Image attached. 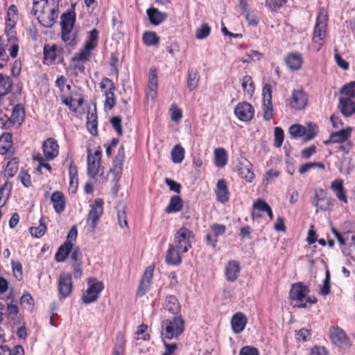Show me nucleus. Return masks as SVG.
<instances>
[{
	"mask_svg": "<svg viewBox=\"0 0 355 355\" xmlns=\"http://www.w3.org/2000/svg\"><path fill=\"white\" fill-rule=\"evenodd\" d=\"M143 42L147 46H154L159 43V37L155 32H145L143 35Z\"/></svg>",
	"mask_w": 355,
	"mask_h": 355,
	"instance_id": "49530a36",
	"label": "nucleus"
},
{
	"mask_svg": "<svg viewBox=\"0 0 355 355\" xmlns=\"http://www.w3.org/2000/svg\"><path fill=\"white\" fill-rule=\"evenodd\" d=\"M100 87L102 89H106L105 91V107L109 110H112L116 104L114 94L115 86L113 82L107 78H103L100 83Z\"/></svg>",
	"mask_w": 355,
	"mask_h": 355,
	"instance_id": "9d476101",
	"label": "nucleus"
},
{
	"mask_svg": "<svg viewBox=\"0 0 355 355\" xmlns=\"http://www.w3.org/2000/svg\"><path fill=\"white\" fill-rule=\"evenodd\" d=\"M182 252L177 250V248H175L172 244L169 245V248L166 252V261L168 264L178 266L182 262L181 254Z\"/></svg>",
	"mask_w": 355,
	"mask_h": 355,
	"instance_id": "c85d7f7f",
	"label": "nucleus"
},
{
	"mask_svg": "<svg viewBox=\"0 0 355 355\" xmlns=\"http://www.w3.org/2000/svg\"><path fill=\"white\" fill-rule=\"evenodd\" d=\"M164 342V351L162 355H172L178 349V345L175 343H168L166 340H162Z\"/></svg>",
	"mask_w": 355,
	"mask_h": 355,
	"instance_id": "69168bd1",
	"label": "nucleus"
},
{
	"mask_svg": "<svg viewBox=\"0 0 355 355\" xmlns=\"http://www.w3.org/2000/svg\"><path fill=\"white\" fill-rule=\"evenodd\" d=\"M326 197V193L324 190L320 189L319 191H315L314 197L311 201L312 205L316 207V212H318L319 210H325L326 207L320 205V202L324 200Z\"/></svg>",
	"mask_w": 355,
	"mask_h": 355,
	"instance_id": "a18cd8bd",
	"label": "nucleus"
},
{
	"mask_svg": "<svg viewBox=\"0 0 355 355\" xmlns=\"http://www.w3.org/2000/svg\"><path fill=\"white\" fill-rule=\"evenodd\" d=\"M194 238L193 232L186 227H181L174 236V241L172 244L177 250L182 252H187L191 248V241Z\"/></svg>",
	"mask_w": 355,
	"mask_h": 355,
	"instance_id": "20e7f679",
	"label": "nucleus"
},
{
	"mask_svg": "<svg viewBox=\"0 0 355 355\" xmlns=\"http://www.w3.org/2000/svg\"><path fill=\"white\" fill-rule=\"evenodd\" d=\"M117 217L119 224L121 227H128V221L126 218V212L123 206L117 208Z\"/></svg>",
	"mask_w": 355,
	"mask_h": 355,
	"instance_id": "4d7b16f0",
	"label": "nucleus"
},
{
	"mask_svg": "<svg viewBox=\"0 0 355 355\" xmlns=\"http://www.w3.org/2000/svg\"><path fill=\"white\" fill-rule=\"evenodd\" d=\"M163 308L165 311L172 315H176L181 311V305L175 295H168L166 297L163 304Z\"/></svg>",
	"mask_w": 355,
	"mask_h": 355,
	"instance_id": "5701e85b",
	"label": "nucleus"
},
{
	"mask_svg": "<svg viewBox=\"0 0 355 355\" xmlns=\"http://www.w3.org/2000/svg\"><path fill=\"white\" fill-rule=\"evenodd\" d=\"M51 202L56 213L61 214L64 211L66 201L64 196L61 191H55L53 193L51 197Z\"/></svg>",
	"mask_w": 355,
	"mask_h": 355,
	"instance_id": "a878e982",
	"label": "nucleus"
},
{
	"mask_svg": "<svg viewBox=\"0 0 355 355\" xmlns=\"http://www.w3.org/2000/svg\"><path fill=\"white\" fill-rule=\"evenodd\" d=\"M211 32V28L207 24H203L196 31V37L198 40L207 38Z\"/></svg>",
	"mask_w": 355,
	"mask_h": 355,
	"instance_id": "864d4df0",
	"label": "nucleus"
},
{
	"mask_svg": "<svg viewBox=\"0 0 355 355\" xmlns=\"http://www.w3.org/2000/svg\"><path fill=\"white\" fill-rule=\"evenodd\" d=\"M76 15L73 11L64 13L61 16L62 40L67 46L73 47L77 43V31L73 28Z\"/></svg>",
	"mask_w": 355,
	"mask_h": 355,
	"instance_id": "f03ea898",
	"label": "nucleus"
},
{
	"mask_svg": "<svg viewBox=\"0 0 355 355\" xmlns=\"http://www.w3.org/2000/svg\"><path fill=\"white\" fill-rule=\"evenodd\" d=\"M33 7L32 14L35 17L40 14L46 10V7H51L49 4V0H33Z\"/></svg>",
	"mask_w": 355,
	"mask_h": 355,
	"instance_id": "58836bf2",
	"label": "nucleus"
},
{
	"mask_svg": "<svg viewBox=\"0 0 355 355\" xmlns=\"http://www.w3.org/2000/svg\"><path fill=\"white\" fill-rule=\"evenodd\" d=\"M241 267L237 261H230L225 268V275L227 281L234 282H235L240 273Z\"/></svg>",
	"mask_w": 355,
	"mask_h": 355,
	"instance_id": "4be33fe9",
	"label": "nucleus"
},
{
	"mask_svg": "<svg viewBox=\"0 0 355 355\" xmlns=\"http://www.w3.org/2000/svg\"><path fill=\"white\" fill-rule=\"evenodd\" d=\"M214 163L218 167H223L227 164V153L224 148H219L214 150Z\"/></svg>",
	"mask_w": 355,
	"mask_h": 355,
	"instance_id": "4c0bfd02",
	"label": "nucleus"
},
{
	"mask_svg": "<svg viewBox=\"0 0 355 355\" xmlns=\"http://www.w3.org/2000/svg\"><path fill=\"white\" fill-rule=\"evenodd\" d=\"M262 57V54L257 51H250L245 54V58H241V61L243 63H249L250 62H255L259 60Z\"/></svg>",
	"mask_w": 355,
	"mask_h": 355,
	"instance_id": "603ef678",
	"label": "nucleus"
},
{
	"mask_svg": "<svg viewBox=\"0 0 355 355\" xmlns=\"http://www.w3.org/2000/svg\"><path fill=\"white\" fill-rule=\"evenodd\" d=\"M337 108L345 117L352 116L355 114V101L348 97L340 96Z\"/></svg>",
	"mask_w": 355,
	"mask_h": 355,
	"instance_id": "aec40b11",
	"label": "nucleus"
},
{
	"mask_svg": "<svg viewBox=\"0 0 355 355\" xmlns=\"http://www.w3.org/2000/svg\"><path fill=\"white\" fill-rule=\"evenodd\" d=\"M184 157V149L180 145H175L171 150V158L174 163H181Z\"/></svg>",
	"mask_w": 355,
	"mask_h": 355,
	"instance_id": "c03bdc74",
	"label": "nucleus"
},
{
	"mask_svg": "<svg viewBox=\"0 0 355 355\" xmlns=\"http://www.w3.org/2000/svg\"><path fill=\"white\" fill-rule=\"evenodd\" d=\"M91 51V49H88L85 46H84V49L80 50L78 53H76L73 58V60L74 61L80 62L86 61L90 56Z\"/></svg>",
	"mask_w": 355,
	"mask_h": 355,
	"instance_id": "052dcab7",
	"label": "nucleus"
},
{
	"mask_svg": "<svg viewBox=\"0 0 355 355\" xmlns=\"http://www.w3.org/2000/svg\"><path fill=\"white\" fill-rule=\"evenodd\" d=\"M103 200L102 198H97L94 200V203L90 205V210L87 214L86 222L92 232L96 227L103 214Z\"/></svg>",
	"mask_w": 355,
	"mask_h": 355,
	"instance_id": "0eeeda50",
	"label": "nucleus"
},
{
	"mask_svg": "<svg viewBox=\"0 0 355 355\" xmlns=\"http://www.w3.org/2000/svg\"><path fill=\"white\" fill-rule=\"evenodd\" d=\"M327 29V17L324 16H318L315 26L313 36V47L316 51H319L324 44L326 36Z\"/></svg>",
	"mask_w": 355,
	"mask_h": 355,
	"instance_id": "423d86ee",
	"label": "nucleus"
},
{
	"mask_svg": "<svg viewBox=\"0 0 355 355\" xmlns=\"http://www.w3.org/2000/svg\"><path fill=\"white\" fill-rule=\"evenodd\" d=\"M147 15L151 24L159 25L167 18V14L160 12L157 8H150L147 10Z\"/></svg>",
	"mask_w": 355,
	"mask_h": 355,
	"instance_id": "7c9ffc66",
	"label": "nucleus"
},
{
	"mask_svg": "<svg viewBox=\"0 0 355 355\" xmlns=\"http://www.w3.org/2000/svg\"><path fill=\"white\" fill-rule=\"evenodd\" d=\"M101 157V152L100 150H96L94 154H92L89 150H88L87 173L92 178L96 177L100 172Z\"/></svg>",
	"mask_w": 355,
	"mask_h": 355,
	"instance_id": "f8f14e48",
	"label": "nucleus"
},
{
	"mask_svg": "<svg viewBox=\"0 0 355 355\" xmlns=\"http://www.w3.org/2000/svg\"><path fill=\"white\" fill-rule=\"evenodd\" d=\"M308 101V95L303 89H294L292 92L290 107L295 110H304Z\"/></svg>",
	"mask_w": 355,
	"mask_h": 355,
	"instance_id": "ddd939ff",
	"label": "nucleus"
},
{
	"mask_svg": "<svg viewBox=\"0 0 355 355\" xmlns=\"http://www.w3.org/2000/svg\"><path fill=\"white\" fill-rule=\"evenodd\" d=\"M98 39V31L96 28H94L89 31L87 36V41L85 42V46L88 49L93 50L97 46V42Z\"/></svg>",
	"mask_w": 355,
	"mask_h": 355,
	"instance_id": "a19ab883",
	"label": "nucleus"
},
{
	"mask_svg": "<svg viewBox=\"0 0 355 355\" xmlns=\"http://www.w3.org/2000/svg\"><path fill=\"white\" fill-rule=\"evenodd\" d=\"M18 170V159L16 157L12 158L7 164L5 173L8 177H13Z\"/></svg>",
	"mask_w": 355,
	"mask_h": 355,
	"instance_id": "8fccbe9b",
	"label": "nucleus"
},
{
	"mask_svg": "<svg viewBox=\"0 0 355 355\" xmlns=\"http://www.w3.org/2000/svg\"><path fill=\"white\" fill-rule=\"evenodd\" d=\"M241 15L245 16V18L248 22L249 25L257 26L258 24V18L253 11L248 10L247 12H241Z\"/></svg>",
	"mask_w": 355,
	"mask_h": 355,
	"instance_id": "680f3d73",
	"label": "nucleus"
},
{
	"mask_svg": "<svg viewBox=\"0 0 355 355\" xmlns=\"http://www.w3.org/2000/svg\"><path fill=\"white\" fill-rule=\"evenodd\" d=\"M200 79V75L196 69H189L187 76V87L189 91H193L197 88Z\"/></svg>",
	"mask_w": 355,
	"mask_h": 355,
	"instance_id": "473e14b6",
	"label": "nucleus"
},
{
	"mask_svg": "<svg viewBox=\"0 0 355 355\" xmlns=\"http://www.w3.org/2000/svg\"><path fill=\"white\" fill-rule=\"evenodd\" d=\"M71 254L70 257L71 263H82V252L78 247L73 248L71 250Z\"/></svg>",
	"mask_w": 355,
	"mask_h": 355,
	"instance_id": "0e129e2a",
	"label": "nucleus"
},
{
	"mask_svg": "<svg viewBox=\"0 0 355 355\" xmlns=\"http://www.w3.org/2000/svg\"><path fill=\"white\" fill-rule=\"evenodd\" d=\"M216 194L217 200L221 203H225L229 200L230 193L227 182L225 180H219L217 182Z\"/></svg>",
	"mask_w": 355,
	"mask_h": 355,
	"instance_id": "bb28decb",
	"label": "nucleus"
},
{
	"mask_svg": "<svg viewBox=\"0 0 355 355\" xmlns=\"http://www.w3.org/2000/svg\"><path fill=\"white\" fill-rule=\"evenodd\" d=\"M342 251L344 254L349 256L352 259L355 261V235L352 236L348 246L344 248Z\"/></svg>",
	"mask_w": 355,
	"mask_h": 355,
	"instance_id": "5fc2aeb1",
	"label": "nucleus"
},
{
	"mask_svg": "<svg viewBox=\"0 0 355 355\" xmlns=\"http://www.w3.org/2000/svg\"><path fill=\"white\" fill-rule=\"evenodd\" d=\"M157 76L156 69L151 67L149 71L148 88L146 96L148 101H154L157 98Z\"/></svg>",
	"mask_w": 355,
	"mask_h": 355,
	"instance_id": "dca6fc26",
	"label": "nucleus"
},
{
	"mask_svg": "<svg viewBox=\"0 0 355 355\" xmlns=\"http://www.w3.org/2000/svg\"><path fill=\"white\" fill-rule=\"evenodd\" d=\"M73 284L71 275L62 272L58 279V291L60 295L66 298L69 297L72 291Z\"/></svg>",
	"mask_w": 355,
	"mask_h": 355,
	"instance_id": "4468645a",
	"label": "nucleus"
},
{
	"mask_svg": "<svg viewBox=\"0 0 355 355\" xmlns=\"http://www.w3.org/2000/svg\"><path fill=\"white\" fill-rule=\"evenodd\" d=\"M254 109L252 106L247 103H239L234 109L236 116L243 121H249L254 116Z\"/></svg>",
	"mask_w": 355,
	"mask_h": 355,
	"instance_id": "a211bd4d",
	"label": "nucleus"
},
{
	"mask_svg": "<svg viewBox=\"0 0 355 355\" xmlns=\"http://www.w3.org/2000/svg\"><path fill=\"white\" fill-rule=\"evenodd\" d=\"M87 284L88 288L82 296V301L85 304L96 302L104 288L103 283L94 278L88 279Z\"/></svg>",
	"mask_w": 355,
	"mask_h": 355,
	"instance_id": "39448f33",
	"label": "nucleus"
},
{
	"mask_svg": "<svg viewBox=\"0 0 355 355\" xmlns=\"http://www.w3.org/2000/svg\"><path fill=\"white\" fill-rule=\"evenodd\" d=\"M184 320L182 315H175L162 322L160 336L162 340L177 339L184 332Z\"/></svg>",
	"mask_w": 355,
	"mask_h": 355,
	"instance_id": "f257e3e1",
	"label": "nucleus"
},
{
	"mask_svg": "<svg viewBox=\"0 0 355 355\" xmlns=\"http://www.w3.org/2000/svg\"><path fill=\"white\" fill-rule=\"evenodd\" d=\"M330 293V272L329 270H326L325 272V279L323 282V285L320 288V293L326 296L329 295Z\"/></svg>",
	"mask_w": 355,
	"mask_h": 355,
	"instance_id": "13d9d810",
	"label": "nucleus"
},
{
	"mask_svg": "<svg viewBox=\"0 0 355 355\" xmlns=\"http://www.w3.org/2000/svg\"><path fill=\"white\" fill-rule=\"evenodd\" d=\"M241 81L243 92L249 97H252L255 89L252 77L250 76H245L242 78Z\"/></svg>",
	"mask_w": 355,
	"mask_h": 355,
	"instance_id": "e433bc0d",
	"label": "nucleus"
},
{
	"mask_svg": "<svg viewBox=\"0 0 355 355\" xmlns=\"http://www.w3.org/2000/svg\"><path fill=\"white\" fill-rule=\"evenodd\" d=\"M97 115L96 114L91 113L87 114V128L88 131L93 135L96 136L98 134L97 130Z\"/></svg>",
	"mask_w": 355,
	"mask_h": 355,
	"instance_id": "79ce46f5",
	"label": "nucleus"
},
{
	"mask_svg": "<svg viewBox=\"0 0 355 355\" xmlns=\"http://www.w3.org/2000/svg\"><path fill=\"white\" fill-rule=\"evenodd\" d=\"M238 173L241 178L249 182H251L254 178V174L250 170L249 166H244L241 164L238 168Z\"/></svg>",
	"mask_w": 355,
	"mask_h": 355,
	"instance_id": "de8ad7c7",
	"label": "nucleus"
},
{
	"mask_svg": "<svg viewBox=\"0 0 355 355\" xmlns=\"http://www.w3.org/2000/svg\"><path fill=\"white\" fill-rule=\"evenodd\" d=\"M154 268L151 266L146 268L137 290V296H144L150 289L153 276Z\"/></svg>",
	"mask_w": 355,
	"mask_h": 355,
	"instance_id": "f3484780",
	"label": "nucleus"
},
{
	"mask_svg": "<svg viewBox=\"0 0 355 355\" xmlns=\"http://www.w3.org/2000/svg\"><path fill=\"white\" fill-rule=\"evenodd\" d=\"M25 110L22 105H16L12 112L10 117L4 116L0 118V127L1 128L8 129L12 125L17 124L20 125L24 120Z\"/></svg>",
	"mask_w": 355,
	"mask_h": 355,
	"instance_id": "6e6552de",
	"label": "nucleus"
},
{
	"mask_svg": "<svg viewBox=\"0 0 355 355\" xmlns=\"http://www.w3.org/2000/svg\"><path fill=\"white\" fill-rule=\"evenodd\" d=\"M239 355H259V352L255 347L245 346L241 349Z\"/></svg>",
	"mask_w": 355,
	"mask_h": 355,
	"instance_id": "338daca9",
	"label": "nucleus"
},
{
	"mask_svg": "<svg viewBox=\"0 0 355 355\" xmlns=\"http://www.w3.org/2000/svg\"><path fill=\"white\" fill-rule=\"evenodd\" d=\"M247 324V318L241 312L235 313L231 319V326L235 334H239L243 331Z\"/></svg>",
	"mask_w": 355,
	"mask_h": 355,
	"instance_id": "b1692460",
	"label": "nucleus"
},
{
	"mask_svg": "<svg viewBox=\"0 0 355 355\" xmlns=\"http://www.w3.org/2000/svg\"><path fill=\"white\" fill-rule=\"evenodd\" d=\"M12 80L8 76L0 74V97L8 94L12 89Z\"/></svg>",
	"mask_w": 355,
	"mask_h": 355,
	"instance_id": "72a5a7b5",
	"label": "nucleus"
},
{
	"mask_svg": "<svg viewBox=\"0 0 355 355\" xmlns=\"http://www.w3.org/2000/svg\"><path fill=\"white\" fill-rule=\"evenodd\" d=\"M340 96L355 98V81H352L343 85L340 89Z\"/></svg>",
	"mask_w": 355,
	"mask_h": 355,
	"instance_id": "37998d69",
	"label": "nucleus"
},
{
	"mask_svg": "<svg viewBox=\"0 0 355 355\" xmlns=\"http://www.w3.org/2000/svg\"><path fill=\"white\" fill-rule=\"evenodd\" d=\"M182 206L183 202L181 198L178 196H173L171 198L170 202L165 211L168 214L175 213L180 211Z\"/></svg>",
	"mask_w": 355,
	"mask_h": 355,
	"instance_id": "c9c22d12",
	"label": "nucleus"
},
{
	"mask_svg": "<svg viewBox=\"0 0 355 355\" xmlns=\"http://www.w3.org/2000/svg\"><path fill=\"white\" fill-rule=\"evenodd\" d=\"M303 59L300 53H291L286 58V63L288 68L293 71H297L302 67Z\"/></svg>",
	"mask_w": 355,
	"mask_h": 355,
	"instance_id": "cd10ccee",
	"label": "nucleus"
},
{
	"mask_svg": "<svg viewBox=\"0 0 355 355\" xmlns=\"http://www.w3.org/2000/svg\"><path fill=\"white\" fill-rule=\"evenodd\" d=\"M289 132L294 137H300L306 134V128L301 125L295 124L290 127Z\"/></svg>",
	"mask_w": 355,
	"mask_h": 355,
	"instance_id": "6e6d98bb",
	"label": "nucleus"
},
{
	"mask_svg": "<svg viewBox=\"0 0 355 355\" xmlns=\"http://www.w3.org/2000/svg\"><path fill=\"white\" fill-rule=\"evenodd\" d=\"M263 112L266 121H270L273 116L272 87L270 84H266L263 88Z\"/></svg>",
	"mask_w": 355,
	"mask_h": 355,
	"instance_id": "9b49d317",
	"label": "nucleus"
},
{
	"mask_svg": "<svg viewBox=\"0 0 355 355\" xmlns=\"http://www.w3.org/2000/svg\"><path fill=\"white\" fill-rule=\"evenodd\" d=\"M331 189L335 193L336 197L342 202L347 203V198L343 187V181L340 179L334 180L331 184Z\"/></svg>",
	"mask_w": 355,
	"mask_h": 355,
	"instance_id": "c756f323",
	"label": "nucleus"
},
{
	"mask_svg": "<svg viewBox=\"0 0 355 355\" xmlns=\"http://www.w3.org/2000/svg\"><path fill=\"white\" fill-rule=\"evenodd\" d=\"M352 128L347 127L339 131L331 132L329 139L324 141L325 145L331 144H343L347 141L351 136Z\"/></svg>",
	"mask_w": 355,
	"mask_h": 355,
	"instance_id": "6ab92c4d",
	"label": "nucleus"
},
{
	"mask_svg": "<svg viewBox=\"0 0 355 355\" xmlns=\"http://www.w3.org/2000/svg\"><path fill=\"white\" fill-rule=\"evenodd\" d=\"M43 153L46 160L53 159L58 155L59 146L53 138H49L43 142Z\"/></svg>",
	"mask_w": 355,
	"mask_h": 355,
	"instance_id": "412c9836",
	"label": "nucleus"
},
{
	"mask_svg": "<svg viewBox=\"0 0 355 355\" xmlns=\"http://www.w3.org/2000/svg\"><path fill=\"white\" fill-rule=\"evenodd\" d=\"M69 173L70 177V189L75 191L78 183V171L76 166L71 165L69 168Z\"/></svg>",
	"mask_w": 355,
	"mask_h": 355,
	"instance_id": "3c124183",
	"label": "nucleus"
},
{
	"mask_svg": "<svg viewBox=\"0 0 355 355\" xmlns=\"http://www.w3.org/2000/svg\"><path fill=\"white\" fill-rule=\"evenodd\" d=\"M12 189L11 183L6 182L0 188V207L4 206L9 198Z\"/></svg>",
	"mask_w": 355,
	"mask_h": 355,
	"instance_id": "ea45409f",
	"label": "nucleus"
},
{
	"mask_svg": "<svg viewBox=\"0 0 355 355\" xmlns=\"http://www.w3.org/2000/svg\"><path fill=\"white\" fill-rule=\"evenodd\" d=\"M58 56V48L55 45H45L44 47V64H51L55 62Z\"/></svg>",
	"mask_w": 355,
	"mask_h": 355,
	"instance_id": "2f4dec72",
	"label": "nucleus"
},
{
	"mask_svg": "<svg viewBox=\"0 0 355 355\" xmlns=\"http://www.w3.org/2000/svg\"><path fill=\"white\" fill-rule=\"evenodd\" d=\"M329 336L333 343L340 348L347 349L351 345L349 338L340 327H331L329 330Z\"/></svg>",
	"mask_w": 355,
	"mask_h": 355,
	"instance_id": "1a4fd4ad",
	"label": "nucleus"
},
{
	"mask_svg": "<svg viewBox=\"0 0 355 355\" xmlns=\"http://www.w3.org/2000/svg\"><path fill=\"white\" fill-rule=\"evenodd\" d=\"M7 153L12 155L14 148H12V136L10 133L5 132L0 137V155Z\"/></svg>",
	"mask_w": 355,
	"mask_h": 355,
	"instance_id": "393cba45",
	"label": "nucleus"
},
{
	"mask_svg": "<svg viewBox=\"0 0 355 355\" xmlns=\"http://www.w3.org/2000/svg\"><path fill=\"white\" fill-rule=\"evenodd\" d=\"M284 138V130L279 127L275 128V139L274 146L276 148H279L283 143Z\"/></svg>",
	"mask_w": 355,
	"mask_h": 355,
	"instance_id": "bf43d9fd",
	"label": "nucleus"
},
{
	"mask_svg": "<svg viewBox=\"0 0 355 355\" xmlns=\"http://www.w3.org/2000/svg\"><path fill=\"white\" fill-rule=\"evenodd\" d=\"M309 355H329L328 351L322 346H314L310 349Z\"/></svg>",
	"mask_w": 355,
	"mask_h": 355,
	"instance_id": "774afa93",
	"label": "nucleus"
},
{
	"mask_svg": "<svg viewBox=\"0 0 355 355\" xmlns=\"http://www.w3.org/2000/svg\"><path fill=\"white\" fill-rule=\"evenodd\" d=\"M46 231V225L43 221V218L40 220V224L37 227H31L29 228L31 234L35 237L40 238L42 236Z\"/></svg>",
	"mask_w": 355,
	"mask_h": 355,
	"instance_id": "09e8293b",
	"label": "nucleus"
},
{
	"mask_svg": "<svg viewBox=\"0 0 355 355\" xmlns=\"http://www.w3.org/2000/svg\"><path fill=\"white\" fill-rule=\"evenodd\" d=\"M286 0H266L265 4L270 10L276 11L283 6Z\"/></svg>",
	"mask_w": 355,
	"mask_h": 355,
	"instance_id": "e2e57ef3",
	"label": "nucleus"
},
{
	"mask_svg": "<svg viewBox=\"0 0 355 355\" xmlns=\"http://www.w3.org/2000/svg\"><path fill=\"white\" fill-rule=\"evenodd\" d=\"M73 249V244L69 242H64L55 254V259L58 262L64 261Z\"/></svg>",
	"mask_w": 355,
	"mask_h": 355,
	"instance_id": "f704fd0d",
	"label": "nucleus"
},
{
	"mask_svg": "<svg viewBox=\"0 0 355 355\" xmlns=\"http://www.w3.org/2000/svg\"><path fill=\"white\" fill-rule=\"evenodd\" d=\"M309 293V287L302 283L299 282L293 284L290 290V298L298 303L295 306L306 308L307 307V303L309 304L316 303L317 300L315 297H306Z\"/></svg>",
	"mask_w": 355,
	"mask_h": 355,
	"instance_id": "7ed1b4c3",
	"label": "nucleus"
},
{
	"mask_svg": "<svg viewBox=\"0 0 355 355\" xmlns=\"http://www.w3.org/2000/svg\"><path fill=\"white\" fill-rule=\"evenodd\" d=\"M58 10L55 6L46 7V10L42 13H40L36 18L43 26L51 27L58 17Z\"/></svg>",
	"mask_w": 355,
	"mask_h": 355,
	"instance_id": "2eb2a0df",
	"label": "nucleus"
}]
</instances>
